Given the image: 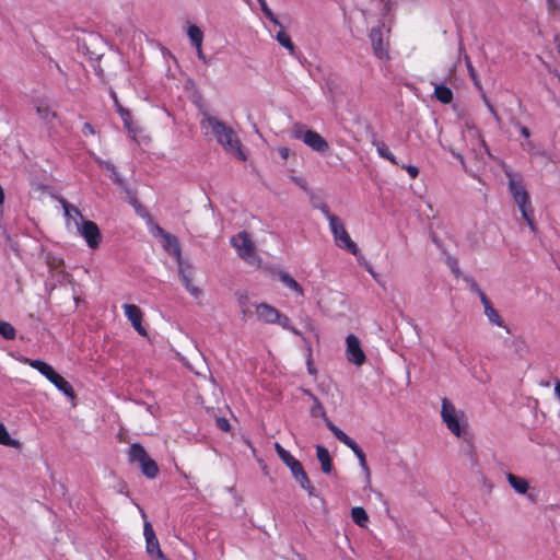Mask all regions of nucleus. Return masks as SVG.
<instances>
[{
  "mask_svg": "<svg viewBox=\"0 0 560 560\" xmlns=\"http://www.w3.org/2000/svg\"><path fill=\"white\" fill-rule=\"evenodd\" d=\"M202 126L211 129L215 140L222 145L225 152L234 155L241 161H246L247 156L242 150V142L236 131L214 116L206 115L201 121Z\"/></svg>",
  "mask_w": 560,
  "mask_h": 560,
  "instance_id": "nucleus-1",
  "label": "nucleus"
},
{
  "mask_svg": "<svg viewBox=\"0 0 560 560\" xmlns=\"http://www.w3.org/2000/svg\"><path fill=\"white\" fill-rule=\"evenodd\" d=\"M20 361L37 370L67 397L74 398V390L71 384L58 374L52 366L42 360H32L24 357Z\"/></svg>",
  "mask_w": 560,
  "mask_h": 560,
  "instance_id": "nucleus-2",
  "label": "nucleus"
},
{
  "mask_svg": "<svg viewBox=\"0 0 560 560\" xmlns=\"http://www.w3.org/2000/svg\"><path fill=\"white\" fill-rule=\"evenodd\" d=\"M441 417L446 428L455 436H460L465 428V413L447 398L442 399Z\"/></svg>",
  "mask_w": 560,
  "mask_h": 560,
  "instance_id": "nucleus-3",
  "label": "nucleus"
},
{
  "mask_svg": "<svg viewBox=\"0 0 560 560\" xmlns=\"http://www.w3.org/2000/svg\"><path fill=\"white\" fill-rule=\"evenodd\" d=\"M326 427L330 430V432L334 434V436L341 443H343L346 446H348L357 456L359 464L362 468V470L365 474L366 482L371 483V472L370 468L366 464V457L362 448L358 445V443L351 439L349 435H347L342 430H340L337 425H335L330 419H326Z\"/></svg>",
  "mask_w": 560,
  "mask_h": 560,
  "instance_id": "nucleus-4",
  "label": "nucleus"
},
{
  "mask_svg": "<svg viewBox=\"0 0 560 560\" xmlns=\"http://www.w3.org/2000/svg\"><path fill=\"white\" fill-rule=\"evenodd\" d=\"M327 221L336 245L340 248L347 249L352 255H358L359 247L349 236L340 219L335 214L327 212Z\"/></svg>",
  "mask_w": 560,
  "mask_h": 560,
  "instance_id": "nucleus-5",
  "label": "nucleus"
},
{
  "mask_svg": "<svg viewBox=\"0 0 560 560\" xmlns=\"http://www.w3.org/2000/svg\"><path fill=\"white\" fill-rule=\"evenodd\" d=\"M230 243L237 255L246 262L256 264L259 261L255 252V244L246 231L238 232L232 236Z\"/></svg>",
  "mask_w": 560,
  "mask_h": 560,
  "instance_id": "nucleus-6",
  "label": "nucleus"
},
{
  "mask_svg": "<svg viewBox=\"0 0 560 560\" xmlns=\"http://www.w3.org/2000/svg\"><path fill=\"white\" fill-rule=\"evenodd\" d=\"M292 136L302 140L307 147L316 152H325L328 150L327 141L316 131L306 129L304 125L295 124L292 127Z\"/></svg>",
  "mask_w": 560,
  "mask_h": 560,
  "instance_id": "nucleus-7",
  "label": "nucleus"
},
{
  "mask_svg": "<svg viewBox=\"0 0 560 560\" xmlns=\"http://www.w3.org/2000/svg\"><path fill=\"white\" fill-rule=\"evenodd\" d=\"M74 228L80 236H82L88 246L96 249L102 241L101 231L97 224L91 220L79 221L74 219Z\"/></svg>",
  "mask_w": 560,
  "mask_h": 560,
  "instance_id": "nucleus-8",
  "label": "nucleus"
},
{
  "mask_svg": "<svg viewBox=\"0 0 560 560\" xmlns=\"http://www.w3.org/2000/svg\"><path fill=\"white\" fill-rule=\"evenodd\" d=\"M383 25L375 26L370 31L369 37L371 39L374 55L380 60H389L388 43L383 39Z\"/></svg>",
  "mask_w": 560,
  "mask_h": 560,
  "instance_id": "nucleus-9",
  "label": "nucleus"
},
{
  "mask_svg": "<svg viewBox=\"0 0 560 560\" xmlns=\"http://www.w3.org/2000/svg\"><path fill=\"white\" fill-rule=\"evenodd\" d=\"M347 343V359L349 362L360 366L365 362V353L361 348L360 340L354 335H349L346 339Z\"/></svg>",
  "mask_w": 560,
  "mask_h": 560,
  "instance_id": "nucleus-10",
  "label": "nucleus"
},
{
  "mask_svg": "<svg viewBox=\"0 0 560 560\" xmlns=\"http://www.w3.org/2000/svg\"><path fill=\"white\" fill-rule=\"evenodd\" d=\"M505 174L509 178V190L517 207L529 203V196L522 185L521 179L516 178L512 172H505Z\"/></svg>",
  "mask_w": 560,
  "mask_h": 560,
  "instance_id": "nucleus-11",
  "label": "nucleus"
},
{
  "mask_svg": "<svg viewBox=\"0 0 560 560\" xmlns=\"http://www.w3.org/2000/svg\"><path fill=\"white\" fill-rule=\"evenodd\" d=\"M177 266H178V277L182 281V283L184 284V287L186 288V290L194 296H199L201 294V290L194 285L192 284V276H194V271H192V267L190 266V264H188L187 261H185L184 259L177 261Z\"/></svg>",
  "mask_w": 560,
  "mask_h": 560,
  "instance_id": "nucleus-12",
  "label": "nucleus"
},
{
  "mask_svg": "<svg viewBox=\"0 0 560 560\" xmlns=\"http://www.w3.org/2000/svg\"><path fill=\"white\" fill-rule=\"evenodd\" d=\"M143 535L145 538L147 552L151 556H156L161 560H167L160 548L159 540L150 522H144Z\"/></svg>",
  "mask_w": 560,
  "mask_h": 560,
  "instance_id": "nucleus-13",
  "label": "nucleus"
},
{
  "mask_svg": "<svg viewBox=\"0 0 560 560\" xmlns=\"http://www.w3.org/2000/svg\"><path fill=\"white\" fill-rule=\"evenodd\" d=\"M122 308L125 316L131 323L135 330L141 336H147V330L142 326L143 313L140 307L135 304H124Z\"/></svg>",
  "mask_w": 560,
  "mask_h": 560,
  "instance_id": "nucleus-14",
  "label": "nucleus"
},
{
  "mask_svg": "<svg viewBox=\"0 0 560 560\" xmlns=\"http://www.w3.org/2000/svg\"><path fill=\"white\" fill-rule=\"evenodd\" d=\"M478 295L483 305V313H485L486 317L488 318L489 323L492 325L505 328L506 331L510 332L509 328L504 325V322L501 318L499 312L492 306L490 300L487 298V295L480 289H478Z\"/></svg>",
  "mask_w": 560,
  "mask_h": 560,
  "instance_id": "nucleus-15",
  "label": "nucleus"
},
{
  "mask_svg": "<svg viewBox=\"0 0 560 560\" xmlns=\"http://www.w3.org/2000/svg\"><path fill=\"white\" fill-rule=\"evenodd\" d=\"M279 311L273 306L261 303L257 306V316L259 320L267 324H276L279 320Z\"/></svg>",
  "mask_w": 560,
  "mask_h": 560,
  "instance_id": "nucleus-16",
  "label": "nucleus"
},
{
  "mask_svg": "<svg viewBox=\"0 0 560 560\" xmlns=\"http://www.w3.org/2000/svg\"><path fill=\"white\" fill-rule=\"evenodd\" d=\"M163 248L172 256L175 257L176 262L182 260V249L178 238L173 234H165L163 237Z\"/></svg>",
  "mask_w": 560,
  "mask_h": 560,
  "instance_id": "nucleus-17",
  "label": "nucleus"
},
{
  "mask_svg": "<svg viewBox=\"0 0 560 560\" xmlns=\"http://www.w3.org/2000/svg\"><path fill=\"white\" fill-rule=\"evenodd\" d=\"M60 203L63 209V214L66 217V224L67 226L74 225V219H78L79 221H83V215L81 211L73 205L69 203L66 199L61 198Z\"/></svg>",
  "mask_w": 560,
  "mask_h": 560,
  "instance_id": "nucleus-18",
  "label": "nucleus"
},
{
  "mask_svg": "<svg viewBox=\"0 0 560 560\" xmlns=\"http://www.w3.org/2000/svg\"><path fill=\"white\" fill-rule=\"evenodd\" d=\"M35 110L37 115L46 122V124H52V121L57 118V115L55 112H52L49 107V105L42 100L35 101Z\"/></svg>",
  "mask_w": 560,
  "mask_h": 560,
  "instance_id": "nucleus-19",
  "label": "nucleus"
},
{
  "mask_svg": "<svg viewBox=\"0 0 560 560\" xmlns=\"http://www.w3.org/2000/svg\"><path fill=\"white\" fill-rule=\"evenodd\" d=\"M128 455L130 463H138L139 465L150 458L144 447L139 443L130 445Z\"/></svg>",
  "mask_w": 560,
  "mask_h": 560,
  "instance_id": "nucleus-20",
  "label": "nucleus"
},
{
  "mask_svg": "<svg viewBox=\"0 0 560 560\" xmlns=\"http://www.w3.org/2000/svg\"><path fill=\"white\" fill-rule=\"evenodd\" d=\"M316 456L320 463V468L324 474H330L332 470L331 457L328 450L322 445L316 446Z\"/></svg>",
  "mask_w": 560,
  "mask_h": 560,
  "instance_id": "nucleus-21",
  "label": "nucleus"
},
{
  "mask_svg": "<svg viewBox=\"0 0 560 560\" xmlns=\"http://www.w3.org/2000/svg\"><path fill=\"white\" fill-rule=\"evenodd\" d=\"M506 480L509 485L514 489V491L518 494H525L529 489L528 481L525 478L516 476L512 472L506 474Z\"/></svg>",
  "mask_w": 560,
  "mask_h": 560,
  "instance_id": "nucleus-22",
  "label": "nucleus"
},
{
  "mask_svg": "<svg viewBox=\"0 0 560 560\" xmlns=\"http://www.w3.org/2000/svg\"><path fill=\"white\" fill-rule=\"evenodd\" d=\"M434 86V96L443 104H450L453 101V92L444 84L432 83Z\"/></svg>",
  "mask_w": 560,
  "mask_h": 560,
  "instance_id": "nucleus-23",
  "label": "nucleus"
},
{
  "mask_svg": "<svg viewBox=\"0 0 560 560\" xmlns=\"http://www.w3.org/2000/svg\"><path fill=\"white\" fill-rule=\"evenodd\" d=\"M373 145L375 147L381 158L389 161L392 164L399 165L398 161L396 160V156L390 152L389 148L386 145L385 142L374 140Z\"/></svg>",
  "mask_w": 560,
  "mask_h": 560,
  "instance_id": "nucleus-24",
  "label": "nucleus"
},
{
  "mask_svg": "<svg viewBox=\"0 0 560 560\" xmlns=\"http://www.w3.org/2000/svg\"><path fill=\"white\" fill-rule=\"evenodd\" d=\"M280 30L279 32L276 34V39L277 42L282 46L284 47L285 49L289 50V52L291 55L294 54L295 51V47H294V44L292 43L290 36L285 33V31L283 30V25L281 24V26H279Z\"/></svg>",
  "mask_w": 560,
  "mask_h": 560,
  "instance_id": "nucleus-25",
  "label": "nucleus"
},
{
  "mask_svg": "<svg viewBox=\"0 0 560 560\" xmlns=\"http://www.w3.org/2000/svg\"><path fill=\"white\" fill-rule=\"evenodd\" d=\"M114 98H115V103L117 105V112H118L120 118L124 121L125 128L129 132H136L137 128L133 127V125H132L130 112L128 109L124 108L121 105L118 104V101H117L116 96Z\"/></svg>",
  "mask_w": 560,
  "mask_h": 560,
  "instance_id": "nucleus-26",
  "label": "nucleus"
},
{
  "mask_svg": "<svg viewBox=\"0 0 560 560\" xmlns=\"http://www.w3.org/2000/svg\"><path fill=\"white\" fill-rule=\"evenodd\" d=\"M352 521L360 527H366L369 522V515L366 511L361 506L352 508L351 510Z\"/></svg>",
  "mask_w": 560,
  "mask_h": 560,
  "instance_id": "nucleus-27",
  "label": "nucleus"
},
{
  "mask_svg": "<svg viewBox=\"0 0 560 560\" xmlns=\"http://www.w3.org/2000/svg\"><path fill=\"white\" fill-rule=\"evenodd\" d=\"M139 466L141 468L142 474L149 479H154L159 474V467L151 457Z\"/></svg>",
  "mask_w": 560,
  "mask_h": 560,
  "instance_id": "nucleus-28",
  "label": "nucleus"
},
{
  "mask_svg": "<svg viewBox=\"0 0 560 560\" xmlns=\"http://www.w3.org/2000/svg\"><path fill=\"white\" fill-rule=\"evenodd\" d=\"M280 281L290 290L294 291L299 295H303L302 287L287 272H280Z\"/></svg>",
  "mask_w": 560,
  "mask_h": 560,
  "instance_id": "nucleus-29",
  "label": "nucleus"
},
{
  "mask_svg": "<svg viewBox=\"0 0 560 560\" xmlns=\"http://www.w3.org/2000/svg\"><path fill=\"white\" fill-rule=\"evenodd\" d=\"M294 479L301 486V488L307 492L310 497L316 495L315 488L312 486L311 480L305 470L301 471Z\"/></svg>",
  "mask_w": 560,
  "mask_h": 560,
  "instance_id": "nucleus-30",
  "label": "nucleus"
},
{
  "mask_svg": "<svg viewBox=\"0 0 560 560\" xmlns=\"http://www.w3.org/2000/svg\"><path fill=\"white\" fill-rule=\"evenodd\" d=\"M187 35L192 46H201L203 40V33L197 25H189Z\"/></svg>",
  "mask_w": 560,
  "mask_h": 560,
  "instance_id": "nucleus-31",
  "label": "nucleus"
},
{
  "mask_svg": "<svg viewBox=\"0 0 560 560\" xmlns=\"http://www.w3.org/2000/svg\"><path fill=\"white\" fill-rule=\"evenodd\" d=\"M518 209L522 213V217L523 219L526 221V223L528 224V226L530 228V230H535V224H534V221H533V207H532V203H527V205H523V206H518Z\"/></svg>",
  "mask_w": 560,
  "mask_h": 560,
  "instance_id": "nucleus-32",
  "label": "nucleus"
},
{
  "mask_svg": "<svg viewBox=\"0 0 560 560\" xmlns=\"http://www.w3.org/2000/svg\"><path fill=\"white\" fill-rule=\"evenodd\" d=\"M518 209L522 213V217L523 219L526 221V223L528 224V226L530 228V230H535V224H534V221H533V207H532V203H527V205H523V206H518Z\"/></svg>",
  "mask_w": 560,
  "mask_h": 560,
  "instance_id": "nucleus-33",
  "label": "nucleus"
},
{
  "mask_svg": "<svg viewBox=\"0 0 560 560\" xmlns=\"http://www.w3.org/2000/svg\"><path fill=\"white\" fill-rule=\"evenodd\" d=\"M259 5H260V9L264 13V15L276 26H281V23L280 21L278 20V18L273 14V12L271 11V9L268 7L266 0H257Z\"/></svg>",
  "mask_w": 560,
  "mask_h": 560,
  "instance_id": "nucleus-34",
  "label": "nucleus"
},
{
  "mask_svg": "<svg viewBox=\"0 0 560 560\" xmlns=\"http://www.w3.org/2000/svg\"><path fill=\"white\" fill-rule=\"evenodd\" d=\"M465 63H466V68H467V71H468V74L474 83V85L478 89V90H482V86H481V83H480V80L478 79V75H477V72L469 59L468 56H465Z\"/></svg>",
  "mask_w": 560,
  "mask_h": 560,
  "instance_id": "nucleus-35",
  "label": "nucleus"
},
{
  "mask_svg": "<svg viewBox=\"0 0 560 560\" xmlns=\"http://www.w3.org/2000/svg\"><path fill=\"white\" fill-rule=\"evenodd\" d=\"M0 444L5 446H18L19 442L11 439L9 432L7 431L5 427L0 423Z\"/></svg>",
  "mask_w": 560,
  "mask_h": 560,
  "instance_id": "nucleus-36",
  "label": "nucleus"
},
{
  "mask_svg": "<svg viewBox=\"0 0 560 560\" xmlns=\"http://www.w3.org/2000/svg\"><path fill=\"white\" fill-rule=\"evenodd\" d=\"M0 335L7 340H12L15 338V329L8 322H0Z\"/></svg>",
  "mask_w": 560,
  "mask_h": 560,
  "instance_id": "nucleus-37",
  "label": "nucleus"
},
{
  "mask_svg": "<svg viewBox=\"0 0 560 560\" xmlns=\"http://www.w3.org/2000/svg\"><path fill=\"white\" fill-rule=\"evenodd\" d=\"M275 450L278 454V456L280 457V459L285 464L288 465V463H291V460H293L295 457L289 452L287 451L285 448H283L281 446L280 443L276 442L275 443Z\"/></svg>",
  "mask_w": 560,
  "mask_h": 560,
  "instance_id": "nucleus-38",
  "label": "nucleus"
},
{
  "mask_svg": "<svg viewBox=\"0 0 560 560\" xmlns=\"http://www.w3.org/2000/svg\"><path fill=\"white\" fill-rule=\"evenodd\" d=\"M313 398H314V406L312 408V415L323 417L324 421L326 422V419H329V418L326 416L324 406L320 404V401L316 397H313Z\"/></svg>",
  "mask_w": 560,
  "mask_h": 560,
  "instance_id": "nucleus-39",
  "label": "nucleus"
},
{
  "mask_svg": "<svg viewBox=\"0 0 560 560\" xmlns=\"http://www.w3.org/2000/svg\"><path fill=\"white\" fill-rule=\"evenodd\" d=\"M287 466L291 470L293 478H295L301 471L304 470L302 464L296 458L291 460V463H288Z\"/></svg>",
  "mask_w": 560,
  "mask_h": 560,
  "instance_id": "nucleus-40",
  "label": "nucleus"
},
{
  "mask_svg": "<svg viewBox=\"0 0 560 560\" xmlns=\"http://www.w3.org/2000/svg\"><path fill=\"white\" fill-rule=\"evenodd\" d=\"M276 324H279L282 328L288 329V330L291 328L289 317L285 315H282L280 313H279V320H277Z\"/></svg>",
  "mask_w": 560,
  "mask_h": 560,
  "instance_id": "nucleus-41",
  "label": "nucleus"
},
{
  "mask_svg": "<svg viewBox=\"0 0 560 560\" xmlns=\"http://www.w3.org/2000/svg\"><path fill=\"white\" fill-rule=\"evenodd\" d=\"M411 178H416L419 175V168L415 165H401Z\"/></svg>",
  "mask_w": 560,
  "mask_h": 560,
  "instance_id": "nucleus-42",
  "label": "nucleus"
},
{
  "mask_svg": "<svg viewBox=\"0 0 560 560\" xmlns=\"http://www.w3.org/2000/svg\"><path fill=\"white\" fill-rule=\"evenodd\" d=\"M217 425L219 429H221L224 432H228L230 430V423H229L228 419H225V418H218Z\"/></svg>",
  "mask_w": 560,
  "mask_h": 560,
  "instance_id": "nucleus-43",
  "label": "nucleus"
},
{
  "mask_svg": "<svg viewBox=\"0 0 560 560\" xmlns=\"http://www.w3.org/2000/svg\"><path fill=\"white\" fill-rule=\"evenodd\" d=\"M82 132L84 136H93L95 133V129L90 122H85L82 127Z\"/></svg>",
  "mask_w": 560,
  "mask_h": 560,
  "instance_id": "nucleus-44",
  "label": "nucleus"
},
{
  "mask_svg": "<svg viewBox=\"0 0 560 560\" xmlns=\"http://www.w3.org/2000/svg\"><path fill=\"white\" fill-rule=\"evenodd\" d=\"M96 161L102 167L106 168L108 172H114V170L116 168L112 162L103 161L101 159H97Z\"/></svg>",
  "mask_w": 560,
  "mask_h": 560,
  "instance_id": "nucleus-45",
  "label": "nucleus"
},
{
  "mask_svg": "<svg viewBox=\"0 0 560 560\" xmlns=\"http://www.w3.org/2000/svg\"><path fill=\"white\" fill-rule=\"evenodd\" d=\"M110 176L113 178V180L119 185L120 187H124V179L120 177V175L118 174V172L116 171V168L114 170V172H110Z\"/></svg>",
  "mask_w": 560,
  "mask_h": 560,
  "instance_id": "nucleus-46",
  "label": "nucleus"
},
{
  "mask_svg": "<svg viewBox=\"0 0 560 560\" xmlns=\"http://www.w3.org/2000/svg\"><path fill=\"white\" fill-rule=\"evenodd\" d=\"M380 1L383 3L385 12L390 11L392 7L396 2V0H380Z\"/></svg>",
  "mask_w": 560,
  "mask_h": 560,
  "instance_id": "nucleus-47",
  "label": "nucleus"
},
{
  "mask_svg": "<svg viewBox=\"0 0 560 560\" xmlns=\"http://www.w3.org/2000/svg\"><path fill=\"white\" fill-rule=\"evenodd\" d=\"M290 150L285 147L279 149V154L282 159L287 160L289 156Z\"/></svg>",
  "mask_w": 560,
  "mask_h": 560,
  "instance_id": "nucleus-48",
  "label": "nucleus"
},
{
  "mask_svg": "<svg viewBox=\"0 0 560 560\" xmlns=\"http://www.w3.org/2000/svg\"><path fill=\"white\" fill-rule=\"evenodd\" d=\"M154 235H160L162 238L164 237L165 234H170L168 232L164 231L161 226L159 225H155L154 228Z\"/></svg>",
  "mask_w": 560,
  "mask_h": 560,
  "instance_id": "nucleus-49",
  "label": "nucleus"
},
{
  "mask_svg": "<svg viewBox=\"0 0 560 560\" xmlns=\"http://www.w3.org/2000/svg\"><path fill=\"white\" fill-rule=\"evenodd\" d=\"M489 112L492 114V116L494 117V119L500 122L501 121V118L500 116L498 115L495 108L493 107V105H489Z\"/></svg>",
  "mask_w": 560,
  "mask_h": 560,
  "instance_id": "nucleus-50",
  "label": "nucleus"
},
{
  "mask_svg": "<svg viewBox=\"0 0 560 560\" xmlns=\"http://www.w3.org/2000/svg\"><path fill=\"white\" fill-rule=\"evenodd\" d=\"M307 371L312 375L316 374V370H315V368L313 365V362H312L311 358H308V360H307Z\"/></svg>",
  "mask_w": 560,
  "mask_h": 560,
  "instance_id": "nucleus-51",
  "label": "nucleus"
},
{
  "mask_svg": "<svg viewBox=\"0 0 560 560\" xmlns=\"http://www.w3.org/2000/svg\"><path fill=\"white\" fill-rule=\"evenodd\" d=\"M520 131L522 136H524L525 138H528L530 136L529 129L525 126H520Z\"/></svg>",
  "mask_w": 560,
  "mask_h": 560,
  "instance_id": "nucleus-52",
  "label": "nucleus"
},
{
  "mask_svg": "<svg viewBox=\"0 0 560 560\" xmlns=\"http://www.w3.org/2000/svg\"><path fill=\"white\" fill-rule=\"evenodd\" d=\"M195 47H196V49H197L198 58H199V59H201V60H205V59H206V57H205V55H203V52H202V45H201V46H195Z\"/></svg>",
  "mask_w": 560,
  "mask_h": 560,
  "instance_id": "nucleus-53",
  "label": "nucleus"
},
{
  "mask_svg": "<svg viewBox=\"0 0 560 560\" xmlns=\"http://www.w3.org/2000/svg\"><path fill=\"white\" fill-rule=\"evenodd\" d=\"M292 180L300 185L301 187H304V182L301 178L292 177Z\"/></svg>",
  "mask_w": 560,
  "mask_h": 560,
  "instance_id": "nucleus-54",
  "label": "nucleus"
},
{
  "mask_svg": "<svg viewBox=\"0 0 560 560\" xmlns=\"http://www.w3.org/2000/svg\"><path fill=\"white\" fill-rule=\"evenodd\" d=\"M292 334L296 335V336H301V332L300 330H298L296 328H294L293 326H291V328L289 329Z\"/></svg>",
  "mask_w": 560,
  "mask_h": 560,
  "instance_id": "nucleus-55",
  "label": "nucleus"
},
{
  "mask_svg": "<svg viewBox=\"0 0 560 560\" xmlns=\"http://www.w3.org/2000/svg\"><path fill=\"white\" fill-rule=\"evenodd\" d=\"M452 154H453L456 159H458L460 162H463V161H464L463 156H462L459 153H455V152L453 151V152H452Z\"/></svg>",
  "mask_w": 560,
  "mask_h": 560,
  "instance_id": "nucleus-56",
  "label": "nucleus"
},
{
  "mask_svg": "<svg viewBox=\"0 0 560 560\" xmlns=\"http://www.w3.org/2000/svg\"><path fill=\"white\" fill-rule=\"evenodd\" d=\"M322 211H323V213L325 214V217H326V218H327V212H330V211L328 210L327 206H323V207H322Z\"/></svg>",
  "mask_w": 560,
  "mask_h": 560,
  "instance_id": "nucleus-57",
  "label": "nucleus"
},
{
  "mask_svg": "<svg viewBox=\"0 0 560 560\" xmlns=\"http://www.w3.org/2000/svg\"><path fill=\"white\" fill-rule=\"evenodd\" d=\"M483 101H485V104L487 105V107L489 108V105H492L490 103V101L483 95Z\"/></svg>",
  "mask_w": 560,
  "mask_h": 560,
  "instance_id": "nucleus-58",
  "label": "nucleus"
},
{
  "mask_svg": "<svg viewBox=\"0 0 560 560\" xmlns=\"http://www.w3.org/2000/svg\"><path fill=\"white\" fill-rule=\"evenodd\" d=\"M471 289L478 293L479 287L476 283H472Z\"/></svg>",
  "mask_w": 560,
  "mask_h": 560,
  "instance_id": "nucleus-59",
  "label": "nucleus"
},
{
  "mask_svg": "<svg viewBox=\"0 0 560 560\" xmlns=\"http://www.w3.org/2000/svg\"><path fill=\"white\" fill-rule=\"evenodd\" d=\"M131 203H132L133 206H136V205H137V199H135V198H133V199H132V201H131Z\"/></svg>",
  "mask_w": 560,
  "mask_h": 560,
  "instance_id": "nucleus-60",
  "label": "nucleus"
},
{
  "mask_svg": "<svg viewBox=\"0 0 560 560\" xmlns=\"http://www.w3.org/2000/svg\"><path fill=\"white\" fill-rule=\"evenodd\" d=\"M464 47H463V44L460 43L459 44V51H463Z\"/></svg>",
  "mask_w": 560,
  "mask_h": 560,
  "instance_id": "nucleus-61",
  "label": "nucleus"
},
{
  "mask_svg": "<svg viewBox=\"0 0 560 560\" xmlns=\"http://www.w3.org/2000/svg\"><path fill=\"white\" fill-rule=\"evenodd\" d=\"M246 3H249V0H244Z\"/></svg>",
  "mask_w": 560,
  "mask_h": 560,
  "instance_id": "nucleus-62",
  "label": "nucleus"
}]
</instances>
